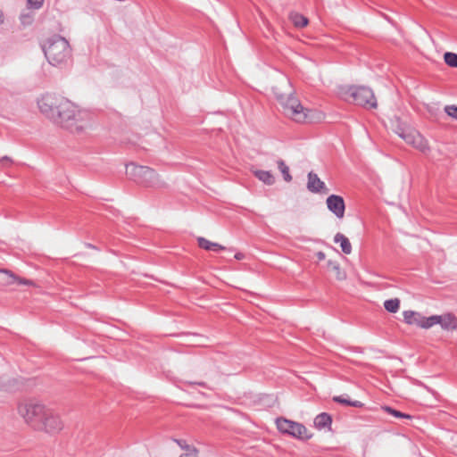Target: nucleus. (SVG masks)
<instances>
[{
  "mask_svg": "<svg viewBox=\"0 0 457 457\" xmlns=\"http://www.w3.org/2000/svg\"><path fill=\"white\" fill-rule=\"evenodd\" d=\"M45 56L54 66L66 63L71 56L69 42L61 36H53L42 45Z\"/></svg>",
  "mask_w": 457,
  "mask_h": 457,
  "instance_id": "f03ea898",
  "label": "nucleus"
},
{
  "mask_svg": "<svg viewBox=\"0 0 457 457\" xmlns=\"http://www.w3.org/2000/svg\"><path fill=\"white\" fill-rule=\"evenodd\" d=\"M253 175L262 182L266 185H273L275 183V178L270 171L262 170H253Z\"/></svg>",
  "mask_w": 457,
  "mask_h": 457,
  "instance_id": "2eb2a0df",
  "label": "nucleus"
},
{
  "mask_svg": "<svg viewBox=\"0 0 457 457\" xmlns=\"http://www.w3.org/2000/svg\"><path fill=\"white\" fill-rule=\"evenodd\" d=\"M328 269L334 271L336 274V278L338 280H344L346 278V274L344 270H341L340 265L337 262H334L329 260L327 263Z\"/></svg>",
  "mask_w": 457,
  "mask_h": 457,
  "instance_id": "aec40b11",
  "label": "nucleus"
},
{
  "mask_svg": "<svg viewBox=\"0 0 457 457\" xmlns=\"http://www.w3.org/2000/svg\"><path fill=\"white\" fill-rule=\"evenodd\" d=\"M12 161L8 156H4L0 159V163L5 165L7 163H12Z\"/></svg>",
  "mask_w": 457,
  "mask_h": 457,
  "instance_id": "2f4dec72",
  "label": "nucleus"
},
{
  "mask_svg": "<svg viewBox=\"0 0 457 457\" xmlns=\"http://www.w3.org/2000/svg\"><path fill=\"white\" fill-rule=\"evenodd\" d=\"M69 111L60 108L58 115L54 120V123L62 128L70 130L72 133H81L89 127L90 114L83 110L79 109L72 102L70 101Z\"/></svg>",
  "mask_w": 457,
  "mask_h": 457,
  "instance_id": "f257e3e1",
  "label": "nucleus"
},
{
  "mask_svg": "<svg viewBox=\"0 0 457 457\" xmlns=\"http://www.w3.org/2000/svg\"><path fill=\"white\" fill-rule=\"evenodd\" d=\"M46 406L41 401L35 398H26L18 402L17 412L23 421L31 428L36 430L40 424Z\"/></svg>",
  "mask_w": 457,
  "mask_h": 457,
  "instance_id": "39448f33",
  "label": "nucleus"
},
{
  "mask_svg": "<svg viewBox=\"0 0 457 457\" xmlns=\"http://www.w3.org/2000/svg\"><path fill=\"white\" fill-rule=\"evenodd\" d=\"M176 442L182 449H185L187 451L186 453H188L189 449H195L194 447H190L189 445H186L185 441L176 440Z\"/></svg>",
  "mask_w": 457,
  "mask_h": 457,
  "instance_id": "c756f323",
  "label": "nucleus"
},
{
  "mask_svg": "<svg viewBox=\"0 0 457 457\" xmlns=\"http://www.w3.org/2000/svg\"><path fill=\"white\" fill-rule=\"evenodd\" d=\"M63 428V422L60 415L50 408H46L41 418L40 424L36 431L45 432L49 435H55Z\"/></svg>",
  "mask_w": 457,
  "mask_h": 457,
  "instance_id": "1a4fd4ad",
  "label": "nucleus"
},
{
  "mask_svg": "<svg viewBox=\"0 0 457 457\" xmlns=\"http://www.w3.org/2000/svg\"><path fill=\"white\" fill-rule=\"evenodd\" d=\"M244 258V254L242 253H237L235 254V259L242 260Z\"/></svg>",
  "mask_w": 457,
  "mask_h": 457,
  "instance_id": "72a5a7b5",
  "label": "nucleus"
},
{
  "mask_svg": "<svg viewBox=\"0 0 457 457\" xmlns=\"http://www.w3.org/2000/svg\"><path fill=\"white\" fill-rule=\"evenodd\" d=\"M274 93L285 115L296 122H305L310 120V111L301 104L300 101L292 92L283 94L278 92V88L275 87Z\"/></svg>",
  "mask_w": 457,
  "mask_h": 457,
  "instance_id": "20e7f679",
  "label": "nucleus"
},
{
  "mask_svg": "<svg viewBox=\"0 0 457 457\" xmlns=\"http://www.w3.org/2000/svg\"><path fill=\"white\" fill-rule=\"evenodd\" d=\"M331 416L326 412H322L317 415L316 418L314 419V425L319 429L328 428L331 425Z\"/></svg>",
  "mask_w": 457,
  "mask_h": 457,
  "instance_id": "a211bd4d",
  "label": "nucleus"
},
{
  "mask_svg": "<svg viewBox=\"0 0 457 457\" xmlns=\"http://www.w3.org/2000/svg\"><path fill=\"white\" fill-rule=\"evenodd\" d=\"M403 315L407 324L416 325L422 328H430V317L422 316L420 313L413 311H405Z\"/></svg>",
  "mask_w": 457,
  "mask_h": 457,
  "instance_id": "9b49d317",
  "label": "nucleus"
},
{
  "mask_svg": "<svg viewBox=\"0 0 457 457\" xmlns=\"http://www.w3.org/2000/svg\"><path fill=\"white\" fill-rule=\"evenodd\" d=\"M290 20L292 21L293 24L297 28H303L308 24V19L299 13H292L290 15Z\"/></svg>",
  "mask_w": 457,
  "mask_h": 457,
  "instance_id": "4be33fe9",
  "label": "nucleus"
},
{
  "mask_svg": "<svg viewBox=\"0 0 457 457\" xmlns=\"http://www.w3.org/2000/svg\"><path fill=\"white\" fill-rule=\"evenodd\" d=\"M3 22H4V16H3L2 12L0 11V24H2Z\"/></svg>",
  "mask_w": 457,
  "mask_h": 457,
  "instance_id": "f704fd0d",
  "label": "nucleus"
},
{
  "mask_svg": "<svg viewBox=\"0 0 457 457\" xmlns=\"http://www.w3.org/2000/svg\"><path fill=\"white\" fill-rule=\"evenodd\" d=\"M383 410L386 412L393 415L395 418H410V416L408 414L403 413V412H401L399 411H396V410H395V409H393V408H391L389 406H384Z\"/></svg>",
  "mask_w": 457,
  "mask_h": 457,
  "instance_id": "a878e982",
  "label": "nucleus"
},
{
  "mask_svg": "<svg viewBox=\"0 0 457 457\" xmlns=\"http://www.w3.org/2000/svg\"><path fill=\"white\" fill-rule=\"evenodd\" d=\"M307 188L312 193H320L325 188V184L320 179L317 174L309 172Z\"/></svg>",
  "mask_w": 457,
  "mask_h": 457,
  "instance_id": "4468645a",
  "label": "nucleus"
},
{
  "mask_svg": "<svg viewBox=\"0 0 457 457\" xmlns=\"http://www.w3.org/2000/svg\"><path fill=\"white\" fill-rule=\"evenodd\" d=\"M277 428L283 434L289 435L300 440H307L311 438L308 429L304 425L295 422L286 418H278L276 420Z\"/></svg>",
  "mask_w": 457,
  "mask_h": 457,
  "instance_id": "6e6552de",
  "label": "nucleus"
},
{
  "mask_svg": "<svg viewBox=\"0 0 457 457\" xmlns=\"http://www.w3.org/2000/svg\"><path fill=\"white\" fill-rule=\"evenodd\" d=\"M456 446H457V441H456Z\"/></svg>",
  "mask_w": 457,
  "mask_h": 457,
  "instance_id": "4c0bfd02",
  "label": "nucleus"
},
{
  "mask_svg": "<svg viewBox=\"0 0 457 457\" xmlns=\"http://www.w3.org/2000/svg\"><path fill=\"white\" fill-rule=\"evenodd\" d=\"M316 255H317V258L319 259V261H322L326 257V255L323 252H318Z\"/></svg>",
  "mask_w": 457,
  "mask_h": 457,
  "instance_id": "473e14b6",
  "label": "nucleus"
},
{
  "mask_svg": "<svg viewBox=\"0 0 457 457\" xmlns=\"http://www.w3.org/2000/svg\"><path fill=\"white\" fill-rule=\"evenodd\" d=\"M333 401L336 403H341V404L353 406V407H356V408H361L363 406V403L361 402L351 401L345 395L334 396Z\"/></svg>",
  "mask_w": 457,
  "mask_h": 457,
  "instance_id": "412c9836",
  "label": "nucleus"
},
{
  "mask_svg": "<svg viewBox=\"0 0 457 457\" xmlns=\"http://www.w3.org/2000/svg\"><path fill=\"white\" fill-rule=\"evenodd\" d=\"M395 132L417 150L422 153L429 150L427 140L415 129L399 122L395 128Z\"/></svg>",
  "mask_w": 457,
  "mask_h": 457,
  "instance_id": "0eeeda50",
  "label": "nucleus"
},
{
  "mask_svg": "<svg viewBox=\"0 0 457 457\" xmlns=\"http://www.w3.org/2000/svg\"><path fill=\"white\" fill-rule=\"evenodd\" d=\"M428 389V392L432 393L434 395H436V392H434L431 388H428V387H426Z\"/></svg>",
  "mask_w": 457,
  "mask_h": 457,
  "instance_id": "e433bc0d",
  "label": "nucleus"
},
{
  "mask_svg": "<svg viewBox=\"0 0 457 457\" xmlns=\"http://www.w3.org/2000/svg\"><path fill=\"white\" fill-rule=\"evenodd\" d=\"M198 245L207 251H220L224 250L225 247L217 243L211 242L204 237H198Z\"/></svg>",
  "mask_w": 457,
  "mask_h": 457,
  "instance_id": "6ab92c4d",
  "label": "nucleus"
},
{
  "mask_svg": "<svg viewBox=\"0 0 457 457\" xmlns=\"http://www.w3.org/2000/svg\"><path fill=\"white\" fill-rule=\"evenodd\" d=\"M277 163H278V168L281 171L284 179L287 182H290L292 180V176L289 173L288 166L285 163V162L283 160H278L277 162Z\"/></svg>",
  "mask_w": 457,
  "mask_h": 457,
  "instance_id": "b1692460",
  "label": "nucleus"
},
{
  "mask_svg": "<svg viewBox=\"0 0 457 457\" xmlns=\"http://www.w3.org/2000/svg\"><path fill=\"white\" fill-rule=\"evenodd\" d=\"M439 324L444 329H453L456 328L457 323L453 315L447 313L444 315H432L430 316V328Z\"/></svg>",
  "mask_w": 457,
  "mask_h": 457,
  "instance_id": "ddd939ff",
  "label": "nucleus"
},
{
  "mask_svg": "<svg viewBox=\"0 0 457 457\" xmlns=\"http://www.w3.org/2000/svg\"><path fill=\"white\" fill-rule=\"evenodd\" d=\"M126 173L131 180L144 187L157 189L163 188L166 186L159 174L154 169L147 166L130 163L127 165Z\"/></svg>",
  "mask_w": 457,
  "mask_h": 457,
  "instance_id": "7ed1b4c3",
  "label": "nucleus"
},
{
  "mask_svg": "<svg viewBox=\"0 0 457 457\" xmlns=\"http://www.w3.org/2000/svg\"><path fill=\"white\" fill-rule=\"evenodd\" d=\"M334 241L336 243H339L340 244L342 252L344 253H345V254H350L351 253V252H352V245H351L349 239L345 235H343L342 233H337L335 237H334Z\"/></svg>",
  "mask_w": 457,
  "mask_h": 457,
  "instance_id": "f3484780",
  "label": "nucleus"
},
{
  "mask_svg": "<svg viewBox=\"0 0 457 457\" xmlns=\"http://www.w3.org/2000/svg\"><path fill=\"white\" fill-rule=\"evenodd\" d=\"M384 307L387 312L395 313L400 308V300L398 298L386 300Z\"/></svg>",
  "mask_w": 457,
  "mask_h": 457,
  "instance_id": "5701e85b",
  "label": "nucleus"
},
{
  "mask_svg": "<svg viewBox=\"0 0 457 457\" xmlns=\"http://www.w3.org/2000/svg\"><path fill=\"white\" fill-rule=\"evenodd\" d=\"M444 60L448 66L457 68V54L446 52L444 54Z\"/></svg>",
  "mask_w": 457,
  "mask_h": 457,
  "instance_id": "393cba45",
  "label": "nucleus"
},
{
  "mask_svg": "<svg viewBox=\"0 0 457 457\" xmlns=\"http://www.w3.org/2000/svg\"><path fill=\"white\" fill-rule=\"evenodd\" d=\"M28 4L31 7L39 8L43 4V0H28Z\"/></svg>",
  "mask_w": 457,
  "mask_h": 457,
  "instance_id": "cd10ccee",
  "label": "nucleus"
},
{
  "mask_svg": "<svg viewBox=\"0 0 457 457\" xmlns=\"http://www.w3.org/2000/svg\"><path fill=\"white\" fill-rule=\"evenodd\" d=\"M328 209L333 212L338 219H342L345 215V201L342 196L331 195L326 201Z\"/></svg>",
  "mask_w": 457,
  "mask_h": 457,
  "instance_id": "f8f14e48",
  "label": "nucleus"
},
{
  "mask_svg": "<svg viewBox=\"0 0 457 457\" xmlns=\"http://www.w3.org/2000/svg\"><path fill=\"white\" fill-rule=\"evenodd\" d=\"M16 283L21 284V285H27V286H30L33 284V282L31 280L26 279V278H21L19 277H18V279L16 280Z\"/></svg>",
  "mask_w": 457,
  "mask_h": 457,
  "instance_id": "7c9ffc66",
  "label": "nucleus"
},
{
  "mask_svg": "<svg viewBox=\"0 0 457 457\" xmlns=\"http://www.w3.org/2000/svg\"><path fill=\"white\" fill-rule=\"evenodd\" d=\"M445 112L449 116H451V117H453V118L457 120V106H455V105H447V106H445Z\"/></svg>",
  "mask_w": 457,
  "mask_h": 457,
  "instance_id": "bb28decb",
  "label": "nucleus"
},
{
  "mask_svg": "<svg viewBox=\"0 0 457 457\" xmlns=\"http://www.w3.org/2000/svg\"><path fill=\"white\" fill-rule=\"evenodd\" d=\"M348 91L356 104L366 108L377 107V100L370 88L366 87H351Z\"/></svg>",
  "mask_w": 457,
  "mask_h": 457,
  "instance_id": "9d476101",
  "label": "nucleus"
},
{
  "mask_svg": "<svg viewBox=\"0 0 457 457\" xmlns=\"http://www.w3.org/2000/svg\"><path fill=\"white\" fill-rule=\"evenodd\" d=\"M5 390L4 385L0 383V391Z\"/></svg>",
  "mask_w": 457,
  "mask_h": 457,
  "instance_id": "c9c22d12",
  "label": "nucleus"
},
{
  "mask_svg": "<svg viewBox=\"0 0 457 457\" xmlns=\"http://www.w3.org/2000/svg\"><path fill=\"white\" fill-rule=\"evenodd\" d=\"M18 277L8 270H0V285L6 287L16 283Z\"/></svg>",
  "mask_w": 457,
  "mask_h": 457,
  "instance_id": "dca6fc26",
  "label": "nucleus"
},
{
  "mask_svg": "<svg viewBox=\"0 0 457 457\" xmlns=\"http://www.w3.org/2000/svg\"><path fill=\"white\" fill-rule=\"evenodd\" d=\"M179 457H197V452L195 449H189L188 453H185Z\"/></svg>",
  "mask_w": 457,
  "mask_h": 457,
  "instance_id": "c85d7f7f",
  "label": "nucleus"
},
{
  "mask_svg": "<svg viewBox=\"0 0 457 457\" xmlns=\"http://www.w3.org/2000/svg\"><path fill=\"white\" fill-rule=\"evenodd\" d=\"M37 106L41 113L54 122L56 117H60L58 115L60 108L69 111V107L71 105L70 100L64 96L46 94L37 100Z\"/></svg>",
  "mask_w": 457,
  "mask_h": 457,
  "instance_id": "423d86ee",
  "label": "nucleus"
}]
</instances>
